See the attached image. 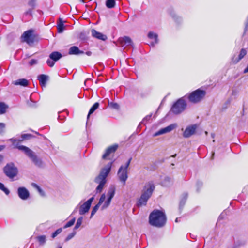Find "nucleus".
I'll use <instances>...</instances> for the list:
<instances>
[{
  "mask_svg": "<svg viewBox=\"0 0 248 248\" xmlns=\"http://www.w3.org/2000/svg\"><path fill=\"white\" fill-rule=\"evenodd\" d=\"M55 62H54V61L50 59V58L48 59L46 61L47 65L50 67H52L54 66Z\"/></svg>",
  "mask_w": 248,
  "mask_h": 248,
  "instance_id": "obj_45",
  "label": "nucleus"
},
{
  "mask_svg": "<svg viewBox=\"0 0 248 248\" xmlns=\"http://www.w3.org/2000/svg\"><path fill=\"white\" fill-rule=\"evenodd\" d=\"M9 141H11L13 145L14 146V148H17L21 151V149L19 148L20 146H24V145H19L20 142L21 141L20 139H17L16 138H11L9 140Z\"/></svg>",
  "mask_w": 248,
  "mask_h": 248,
  "instance_id": "obj_26",
  "label": "nucleus"
},
{
  "mask_svg": "<svg viewBox=\"0 0 248 248\" xmlns=\"http://www.w3.org/2000/svg\"><path fill=\"white\" fill-rule=\"evenodd\" d=\"M37 240L40 245H44L46 242V237L45 235H40L37 237Z\"/></svg>",
  "mask_w": 248,
  "mask_h": 248,
  "instance_id": "obj_32",
  "label": "nucleus"
},
{
  "mask_svg": "<svg viewBox=\"0 0 248 248\" xmlns=\"http://www.w3.org/2000/svg\"><path fill=\"white\" fill-rule=\"evenodd\" d=\"M165 214L159 210H154L150 214L149 222L152 226L161 228L164 226L166 222Z\"/></svg>",
  "mask_w": 248,
  "mask_h": 248,
  "instance_id": "obj_1",
  "label": "nucleus"
},
{
  "mask_svg": "<svg viewBox=\"0 0 248 248\" xmlns=\"http://www.w3.org/2000/svg\"><path fill=\"white\" fill-rule=\"evenodd\" d=\"M19 148L26 154L36 166L39 168L43 167L44 164L42 159L39 157L33 151L26 146H20Z\"/></svg>",
  "mask_w": 248,
  "mask_h": 248,
  "instance_id": "obj_4",
  "label": "nucleus"
},
{
  "mask_svg": "<svg viewBox=\"0 0 248 248\" xmlns=\"http://www.w3.org/2000/svg\"><path fill=\"white\" fill-rule=\"evenodd\" d=\"M111 200L107 198V200L104 203L101 207V210L106 209L110 205Z\"/></svg>",
  "mask_w": 248,
  "mask_h": 248,
  "instance_id": "obj_39",
  "label": "nucleus"
},
{
  "mask_svg": "<svg viewBox=\"0 0 248 248\" xmlns=\"http://www.w3.org/2000/svg\"><path fill=\"white\" fill-rule=\"evenodd\" d=\"M188 197V194L185 193L182 194V197L179 202V210L181 211L185 205Z\"/></svg>",
  "mask_w": 248,
  "mask_h": 248,
  "instance_id": "obj_21",
  "label": "nucleus"
},
{
  "mask_svg": "<svg viewBox=\"0 0 248 248\" xmlns=\"http://www.w3.org/2000/svg\"><path fill=\"white\" fill-rule=\"evenodd\" d=\"M32 16V9H29L24 13L23 16V20L27 21L30 20Z\"/></svg>",
  "mask_w": 248,
  "mask_h": 248,
  "instance_id": "obj_27",
  "label": "nucleus"
},
{
  "mask_svg": "<svg viewBox=\"0 0 248 248\" xmlns=\"http://www.w3.org/2000/svg\"><path fill=\"white\" fill-rule=\"evenodd\" d=\"M3 172L9 178L12 179L18 173V169L13 163H9L3 168Z\"/></svg>",
  "mask_w": 248,
  "mask_h": 248,
  "instance_id": "obj_8",
  "label": "nucleus"
},
{
  "mask_svg": "<svg viewBox=\"0 0 248 248\" xmlns=\"http://www.w3.org/2000/svg\"><path fill=\"white\" fill-rule=\"evenodd\" d=\"M211 136L212 138H214V134H211Z\"/></svg>",
  "mask_w": 248,
  "mask_h": 248,
  "instance_id": "obj_59",
  "label": "nucleus"
},
{
  "mask_svg": "<svg viewBox=\"0 0 248 248\" xmlns=\"http://www.w3.org/2000/svg\"><path fill=\"white\" fill-rule=\"evenodd\" d=\"M197 126L196 124L187 126L184 132L183 136L185 138H188L193 135Z\"/></svg>",
  "mask_w": 248,
  "mask_h": 248,
  "instance_id": "obj_13",
  "label": "nucleus"
},
{
  "mask_svg": "<svg viewBox=\"0 0 248 248\" xmlns=\"http://www.w3.org/2000/svg\"><path fill=\"white\" fill-rule=\"evenodd\" d=\"M38 191L39 192V193H40V194L41 195H42V196L44 195V192L41 188H40L39 189H38Z\"/></svg>",
  "mask_w": 248,
  "mask_h": 248,
  "instance_id": "obj_51",
  "label": "nucleus"
},
{
  "mask_svg": "<svg viewBox=\"0 0 248 248\" xmlns=\"http://www.w3.org/2000/svg\"><path fill=\"white\" fill-rule=\"evenodd\" d=\"M118 145H113L108 148L106 151L105 153L103 155L102 158L106 159L111 154L114 153L118 148Z\"/></svg>",
  "mask_w": 248,
  "mask_h": 248,
  "instance_id": "obj_17",
  "label": "nucleus"
},
{
  "mask_svg": "<svg viewBox=\"0 0 248 248\" xmlns=\"http://www.w3.org/2000/svg\"><path fill=\"white\" fill-rule=\"evenodd\" d=\"M32 186L34 187L36 189H37V190H38V189H39L40 187L37 185L36 184H35V183H32Z\"/></svg>",
  "mask_w": 248,
  "mask_h": 248,
  "instance_id": "obj_50",
  "label": "nucleus"
},
{
  "mask_svg": "<svg viewBox=\"0 0 248 248\" xmlns=\"http://www.w3.org/2000/svg\"><path fill=\"white\" fill-rule=\"evenodd\" d=\"M244 72L245 73H246L248 72V64L247 67L244 69Z\"/></svg>",
  "mask_w": 248,
  "mask_h": 248,
  "instance_id": "obj_52",
  "label": "nucleus"
},
{
  "mask_svg": "<svg viewBox=\"0 0 248 248\" xmlns=\"http://www.w3.org/2000/svg\"><path fill=\"white\" fill-rule=\"evenodd\" d=\"M79 38L82 41L87 40L88 37L86 32H81L79 34Z\"/></svg>",
  "mask_w": 248,
  "mask_h": 248,
  "instance_id": "obj_40",
  "label": "nucleus"
},
{
  "mask_svg": "<svg viewBox=\"0 0 248 248\" xmlns=\"http://www.w3.org/2000/svg\"><path fill=\"white\" fill-rule=\"evenodd\" d=\"M152 116V114H150L149 115H147L145 116L142 120V122L139 124L138 127H139L140 126L141 124H145L146 123L150 120L151 117Z\"/></svg>",
  "mask_w": 248,
  "mask_h": 248,
  "instance_id": "obj_36",
  "label": "nucleus"
},
{
  "mask_svg": "<svg viewBox=\"0 0 248 248\" xmlns=\"http://www.w3.org/2000/svg\"><path fill=\"white\" fill-rule=\"evenodd\" d=\"M76 234V232L74 230L72 232L68 235L65 239V241L67 242L71 239Z\"/></svg>",
  "mask_w": 248,
  "mask_h": 248,
  "instance_id": "obj_43",
  "label": "nucleus"
},
{
  "mask_svg": "<svg viewBox=\"0 0 248 248\" xmlns=\"http://www.w3.org/2000/svg\"><path fill=\"white\" fill-rule=\"evenodd\" d=\"M80 1L83 3H85V0H80Z\"/></svg>",
  "mask_w": 248,
  "mask_h": 248,
  "instance_id": "obj_57",
  "label": "nucleus"
},
{
  "mask_svg": "<svg viewBox=\"0 0 248 248\" xmlns=\"http://www.w3.org/2000/svg\"><path fill=\"white\" fill-rule=\"evenodd\" d=\"M179 221V218H176V219H175V222H178Z\"/></svg>",
  "mask_w": 248,
  "mask_h": 248,
  "instance_id": "obj_56",
  "label": "nucleus"
},
{
  "mask_svg": "<svg viewBox=\"0 0 248 248\" xmlns=\"http://www.w3.org/2000/svg\"><path fill=\"white\" fill-rule=\"evenodd\" d=\"M155 186L153 182H149L146 184L142 190V193L137 202L138 207L145 206L149 199L151 197L153 192L155 190Z\"/></svg>",
  "mask_w": 248,
  "mask_h": 248,
  "instance_id": "obj_3",
  "label": "nucleus"
},
{
  "mask_svg": "<svg viewBox=\"0 0 248 248\" xmlns=\"http://www.w3.org/2000/svg\"><path fill=\"white\" fill-rule=\"evenodd\" d=\"M99 104L98 102L95 103L93 106L89 110L88 114L87 115V119H89L90 115L93 113L94 111L99 107Z\"/></svg>",
  "mask_w": 248,
  "mask_h": 248,
  "instance_id": "obj_30",
  "label": "nucleus"
},
{
  "mask_svg": "<svg viewBox=\"0 0 248 248\" xmlns=\"http://www.w3.org/2000/svg\"><path fill=\"white\" fill-rule=\"evenodd\" d=\"M247 51L245 48H242L238 56L234 55L232 58V62L233 64L237 63L247 54Z\"/></svg>",
  "mask_w": 248,
  "mask_h": 248,
  "instance_id": "obj_14",
  "label": "nucleus"
},
{
  "mask_svg": "<svg viewBox=\"0 0 248 248\" xmlns=\"http://www.w3.org/2000/svg\"><path fill=\"white\" fill-rule=\"evenodd\" d=\"M93 200L94 197H92L80 206L79 210L80 215H84L89 211Z\"/></svg>",
  "mask_w": 248,
  "mask_h": 248,
  "instance_id": "obj_10",
  "label": "nucleus"
},
{
  "mask_svg": "<svg viewBox=\"0 0 248 248\" xmlns=\"http://www.w3.org/2000/svg\"><path fill=\"white\" fill-rule=\"evenodd\" d=\"M92 35L93 37L103 41H105L107 39V36L100 32H92Z\"/></svg>",
  "mask_w": 248,
  "mask_h": 248,
  "instance_id": "obj_25",
  "label": "nucleus"
},
{
  "mask_svg": "<svg viewBox=\"0 0 248 248\" xmlns=\"http://www.w3.org/2000/svg\"><path fill=\"white\" fill-rule=\"evenodd\" d=\"M92 31H95V30H94V29H93V30H92Z\"/></svg>",
  "mask_w": 248,
  "mask_h": 248,
  "instance_id": "obj_61",
  "label": "nucleus"
},
{
  "mask_svg": "<svg viewBox=\"0 0 248 248\" xmlns=\"http://www.w3.org/2000/svg\"><path fill=\"white\" fill-rule=\"evenodd\" d=\"M115 0H107L106 2V5L108 8H112L115 5Z\"/></svg>",
  "mask_w": 248,
  "mask_h": 248,
  "instance_id": "obj_33",
  "label": "nucleus"
},
{
  "mask_svg": "<svg viewBox=\"0 0 248 248\" xmlns=\"http://www.w3.org/2000/svg\"><path fill=\"white\" fill-rule=\"evenodd\" d=\"M49 57L50 59L56 62L62 58V55L58 51H54L49 55Z\"/></svg>",
  "mask_w": 248,
  "mask_h": 248,
  "instance_id": "obj_22",
  "label": "nucleus"
},
{
  "mask_svg": "<svg viewBox=\"0 0 248 248\" xmlns=\"http://www.w3.org/2000/svg\"><path fill=\"white\" fill-rule=\"evenodd\" d=\"M176 126L177 125L175 124H171L166 127L160 129L158 131L155 133L153 135V136L156 137L167 133L170 132L174 129H175L176 127Z\"/></svg>",
  "mask_w": 248,
  "mask_h": 248,
  "instance_id": "obj_11",
  "label": "nucleus"
},
{
  "mask_svg": "<svg viewBox=\"0 0 248 248\" xmlns=\"http://www.w3.org/2000/svg\"><path fill=\"white\" fill-rule=\"evenodd\" d=\"M62 231V228H59L56 231H55L52 234V237L53 238H54L55 237H56L59 234H60Z\"/></svg>",
  "mask_w": 248,
  "mask_h": 248,
  "instance_id": "obj_44",
  "label": "nucleus"
},
{
  "mask_svg": "<svg viewBox=\"0 0 248 248\" xmlns=\"http://www.w3.org/2000/svg\"><path fill=\"white\" fill-rule=\"evenodd\" d=\"M112 164V162L108 163L101 170L99 174L95 178V182L99 184L95 189L96 193H100L102 191L106 183V178L111 170Z\"/></svg>",
  "mask_w": 248,
  "mask_h": 248,
  "instance_id": "obj_2",
  "label": "nucleus"
},
{
  "mask_svg": "<svg viewBox=\"0 0 248 248\" xmlns=\"http://www.w3.org/2000/svg\"><path fill=\"white\" fill-rule=\"evenodd\" d=\"M172 184V180L169 177H166L162 181L161 184L164 186H169Z\"/></svg>",
  "mask_w": 248,
  "mask_h": 248,
  "instance_id": "obj_28",
  "label": "nucleus"
},
{
  "mask_svg": "<svg viewBox=\"0 0 248 248\" xmlns=\"http://www.w3.org/2000/svg\"><path fill=\"white\" fill-rule=\"evenodd\" d=\"M206 92L204 90L198 89L192 92L188 95L184 96L188 99L189 101L192 103H197L200 102L205 96Z\"/></svg>",
  "mask_w": 248,
  "mask_h": 248,
  "instance_id": "obj_5",
  "label": "nucleus"
},
{
  "mask_svg": "<svg viewBox=\"0 0 248 248\" xmlns=\"http://www.w3.org/2000/svg\"><path fill=\"white\" fill-rule=\"evenodd\" d=\"M132 158H130L124 165H122L119 169L117 175L119 180L123 183L125 184V182L128 178L127 169L130 165Z\"/></svg>",
  "mask_w": 248,
  "mask_h": 248,
  "instance_id": "obj_6",
  "label": "nucleus"
},
{
  "mask_svg": "<svg viewBox=\"0 0 248 248\" xmlns=\"http://www.w3.org/2000/svg\"><path fill=\"white\" fill-rule=\"evenodd\" d=\"M3 159V155H0V163L2 161Z\"/></svg>",
  "mask_w": 248,
  "mask_h": 248,
  "instance_id": "obj_54",
  "label": "nucleus"
},
{
  "mask_svg": "<svg viewBox=\"0 0 248 248\" xmlns=\"http://www.w3.org/2000/svg\"><path fill=\"white\" fill-rule=\"evenodd\" d=\"M8 106L4 102H0V114H4Z\"/></svg>",
  "mask_w": 248,
  "mask_h": 248,
  "instance_id": "obj_31",
  "label": "nucleus"
},
{
  "mask_svg": "<svg viewBox=\"0 0 248 248\" xmlns=\"http://www.w3.org/2000/svg\"><path fill=\"white\" fill-rule=\"evenodd\" d=\"M26 31H33V30H32V29H30V30H27Z\"/></svg>",
  "mask_w": 248,
  "mask_h": 248,
  "instance_id": "obj_58",
  "label": "nucleus"
},
{
  "mask_svg": "<svg viewBox=\"0 0 248 248\" xmlns=\"http://www.w3.org/2000/svg\"><path fill=\"white\" fill-rule=\"evenodd\" d=\"M28 5L31 7L32 10L36 6V0H30L28 3Z\"/></svg>",
  "mask_w": 248,
  "mask_h": 248,
  "instance_id": "obj_42",
  "label": "nucleus"
},
{
  "mask_svg": "<svg viewBox=\"0 0 248 248\" xmlns=\"http://www.w3.org/2000/svg\"><path fill=\"white\" fill-rule=\"evenodd\" d=\"M48 79V76L46 75L41 74L38 76V79L42 86H46Z\"/></svg>",
  "mask_w": 248,
  "mask_h": 248,
  "instance_id": "obj_20",
  "label": "nucleus"
},
{
  "mask_svg": "<svg viewBox=\"0 0 248 248\" xmlns=\"http://www.w3.org/2000/svg\"><path fill=\"white\" fill-rule=\"evenodd\" d=\"M15 85H20L23 87H27L29 85V81L25 78L18 79L13 82Z\"/></svg>",
  "mask_w": 248,
  "mask_h": 248,
  "instance_id": "obj_19",
  "label": "nucleus"
},
{
  "mask_svg": "<svg viewBox=\"0 0 248 248\" xmlns=\"http://www.w3.org/2000/svg\"><path fill=\"white\" fill-rule=\"evenodd\" d=\"M34 32H24L21 36L22 42H26L31 45L38 40V36L34 33Z\"/></svg>",
  "mask_w": 248,
  "mask_h": 248,
  "instance_id": "obj_9",
  "label": "nucleus"
},
{
  "mask_svg": "<svg viewBox=\"0 0 248 248\" xmlns=\"http://www.w3.org/2000/svg\"><path fill=\"white\" fill-rule=\"evenodd\" d=\"M205 134L207 135V132H205Z\"/></svg>",
  "mask_w": 248,
  "mask_h": 248,
  "instance_id": "obj_62",
  "label": "nucleus"
},
{
  "mask_svg": "<svg viewBox=\"0 0 248 248\" xmlns=\"http://www.w3.org/2000/svg\"><path fill=\"white\" fill-rule=\"evenodd\" d=\"M64 21L62 18H59L58 22L57 24L58 31H63V30H68L66 28L67 25L64 24Z\"/></svg>",
  "mask_w": 248,
  "mask_h": 248,
  "instance_id": "obj_23",
  "label": "nucleus"
},
{
  "mask_svg": "<svg viewBox=\"0 0 248 248\" xmlns=\"http://www.w3.org/2000/svg\"><path fill=\"white\" fill-rule=\"evenodd\" d=\"M75 222V218H74L69 221H68L63 227V228H67L72 226Z\"/></svg>",
  "mask_w": 248,
  "mask_h": 248,
  "instance_id": "obj_41",
  "label": "nucleus"
},
{
  "mask_svg": "<svg viewBox=\"0 0 248 248\" xmlns=\"http://www.w3.org/2000/svg\"><path fill=\"white\" fill-rule=\"evenodd\" d=\"M33 137V136L31 134H23L21 136V141L27 139H30V138Z\"/></svg>",
  "mask_w": 248,
  "mask_h": 248,
  "instance_id": "obj_37",
  "label": "nucleus"
},
{
  "mask_svg": "<svg viewBox=\"0 0 248 248\" xmlns=\"http://www.w3.org/2000/svg\"><path fill=\"white\" fill-rule=\"evenodd\" d=\"M5 127V124L3 123H0V133L3 132L4 129Z\"/></svg>",
  "mask_w": 248,
  "mask_h": 248,
  "instance_id": "obj_47",
  "label": "nucleus"
},
{
  "mask_svg": "<svg viewBox=\"0 0 248 248\" xmlns=\"http://www.w3.org/2000/svg\"><path fill=\"white\" fill-rule=\"evenodd\" d=\"M106 199V195L105 194H102L101 196L98 203L95 205V206L93 207V208L91 214V218L97 212L98 209H99L100 206L101 204L104 202L105 200Z\"/></svg>",
  "mask_w": 248,
  "mask_h": 248,
  "instance_id": "obj_16",
  "label": "nucleus"
},
{
  "mask_svg": "<svg viewBox=\"0 0 248 248\" xmlns=\"http://www.w3.org/2000/svg\"><path fill=\"white\" fill-rule=\"evenodd\" d=\"M86 54L88 56H90L92 54V52L91 51H87Z\"/></svg>",
  "mask_w": 248,
  "mask_h": 248,
  "instance_id": "obj_55",
  "label": "nucleus"
},
{
  "mask_svg": "<svg viewBox=\"0 0 248 248\" xmlns=\"http://www.w3.org/2000/svg\"><path fill=\"white\" fill-rule=\"evenodd\" d=\"M18 195L20 199L23 200H27L30 196L28 190L24 187H20L17 190Z\"/></svg>",
  "mask_w": 248,
  "mask_h": 248,
  "instance_id": "obj_15",
  "label": "nucleus"
},
{
  "mask_svg": "<svg viewBox=\"0 0 248 248\" xmlns=\"http://www.w3.org/2000/svg\"><path fill=\"white\" fill-rule=\"evenodd\" d=\"M184 97H182L177 100L173 105L171 110L175 114H179L185 110L187 104L184 99Z\"/></svg>",
  "mask_w": 248,
  "mask_h": 248,
  "instance_id": "obj_7",
  "label": "nucleus"
},
{
  "mask_svg": "<svg viewBox=\"0 0 248 248\" xmlns=\"http://www.w3.org/2000/svg\"><path fill=\"white\" fill-rule=\"evenodd\" d=\"M0 189L3 191L7 195L10 193V191L4 186V185L0 182Z\"/></svg>",
  "mask_w": 248,
  "mask_h": 248,
  "instance_id": "obj_38",
  "label": "nucleus"
},
{
  "mask_svg": "<svg viewBox=\"0 0 248 248\" xmlns=\"http://www.w3.org/2000/svg\"><path fill=\"white\" fill-rule=\"evenodd\" d=\"M148 37L151 39L155 40L154 42H151V45L152 46H154L155 44L158 43V35L155 33V32H149L148 34Z\"/></svg>",
  "mask_w": 248,
  "mask_h": 248,
  "instance_id": "obj_24",
  "label": "nucleus"
},
{
  "mask_svg": "<svg viewBox=\"0 0 248 248\" xmlns=\"http://www.w3.org/2000/svg\"><path fill=\"white\" fill-rule=\"evenodd\" d=\"M82 220H83L82 217H80L78 219L76 224L74 228V230L78 229V228H79V227L81 226V225L82 224Z\"/></svg>",
  "mask_w": 248,
  "mask_h": 248,
  "instance_id": "obj_34",
  "label": "nucleus"
},
{
  "mask_svg": "<svg viewBox=\"0 0 248 248\" xmlns=\"http://www.w3.org/2000/svg\"><path fill=\"white\" fill-rule=\"evenodd\" d=\"M176 156V154H175L174 155H172V156L173 157H175Z\"/></svg>",
  "mask_w": 248,
  "mask_h": 248,
  "instance_id": "obj_60",
  "label": "nucleus"
},
{
  "mask_svg": "<svg viewBox=\"0 0 248 248\" xmlns=\"http://www.w3.org/2000/svg\"><path fill=\"white\" fill-rule=\"evenodd\" d=\"M196 186H197V191L199 190V188L201 187L202 186V183L200 181H198L197 182V183H196Z\"/></svg>",
  "mask_w": 248,
  "mask_h": 248,
  "instance_id": "obj_48",
  "label": "nucleus"
},
{
  "mask_svg": "<svg viewBox=\"0 0 248 248\" xmlns=\"http://www.w3.org/2000/svg\"><path fill=\"white\" fill-rule=\"evenodd\" d=\"M108 106L114 109L118 110L119 109V105L118 103L115 102H108Z\"/></svg>",
  "mask_w": 248,
  "mask_h": 248,
  "instance_id": "obj_35",
  "label": "nucleus"
},
{
  "mask_svg": "<svg viewBox=\"0 0 248 248\" xmlns=\"http://www.w3.org/2000/svg\"><path fill=\"white\" fill-rule=\"evenodd\" d=\"M225 213L224 212L222 213L219 216L218 220H220L223 219L225 217Z\"/></svg>",
  "mask_w": 248,
  "mask_h": 248,
  "instance_id": "obj_49",
  "label": "nucleus"
},
{
  "mask_svg": "<svg viewBox=\"0 0 248 248\" xmlns=\"http://www.w3.org/2000/svg\"><path fill=\"white\" fill-rule=\"evenodd\" d=\"M68 53L70 55H78L84 54V52L79 50L78 47L76 46H72L69 48Z\"/></svg>",
  "mask_w": 248,
  "mask_h": 248,
  "instance_id": "obj_18",
  "label": "nucleus"
},
{
  "mask_svg": "<svg viewBox=\"0 0 248 248\" xmlns=\"http://www.w3.org/2000/svg\"><path fill=\"white\" fill-rule=\"evenodd\" d=\"M115 193V188L114 186H111L108 192L107 197L108 199L112 200L113 198Z\"/></svg>",
  "mask_w": 248,
  "mask_h": 248,
  "instance_id": "obj_29",
  "label": "nucleus"
},
{
  "mask_svg": "<svg viewBox=\"0 0 248 248\" xmlns=\"http://www.w3.org/2000/svg\"><path fill=\"white\" fill-rule=\"evenodd\" d=\"M5 148L4 145H0V151L2 150Z\"/></svg>",
  "mask_w": 248,
  "mask_h": 248,
  "instance_id": "obj_53",
  "label": "nucleus"
},
{
  "mask_svg": "<svg viewBox=\"0 0 248 248\" xmlns=\"http://www.w3.org/2000/svg\"><path fill=\"white\" fill-rule=\"evenodd\" d=\"M59 248H62V247L60 246L59 247Z\"/></svg>",
  "mask_w": 248,
  "mask_h": 248,
  "instance_id": "obj_63",
  "label": "nucleus"
},
{
  "mask_svg": "<svg viewBox=\"0 0 248 248\" xmlns=\"http://www.w3.org/2000/svg\"><path fill=\"white\" fill-rule=\"evenodd\" d=\"M37 63L38 61L37 60L35 59H31L29 62V64L30 66H33L34 65L36 64Z\"/></svg>",
  "mask_w": 248,
  "mask_h": 248,
  "instance_id": "obj_46",
  "label": "nucleus"
},
{
  "mask_svg": "<svg viewBox=\"0 0 248 248\" xmlns=\"http://www.w3.org/2000/svg\"><path fill=\"white\" fill-rule=\"evenodd\" d=\"M117 42L121 46H132L133 45V43L131 39L128 36L120 37Z\"/></svg>",
  "mask_w": 248,
  "mask_h": 248,
  "instance_id": "obj_12",
  "label": "nucleus"
}]
</instances>
